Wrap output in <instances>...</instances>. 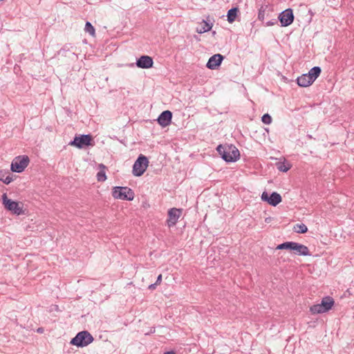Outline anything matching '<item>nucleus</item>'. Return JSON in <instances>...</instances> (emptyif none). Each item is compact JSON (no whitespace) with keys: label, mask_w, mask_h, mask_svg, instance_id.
Returning <instances> with one entry per match:
<instances>
[{"label":"nucleus","mask_w":354,"mask_h":354,"mask_svg":"<svg viewBox=\"0 0 354 354\" xmlns=\"http://www.w3.org/2000/svg\"><path fill=\"white\" fill-rule=\"evenodd\" d=\"M261 200L272 206H277L281 202L282 198L277 192H274L269 196L267 192H263L261 194Z\"/></svg>","instance_id":"1a4fd4ad"},{"label":"nucleus","mask_w":354,"mask_h":354,"mask_svg":"<svg viewBox=\"0 0 354 354\" xmlns=\"http://www.w3.org/2000/svg\"><path fill=\"white\" fill-rule=\"evenodd\" d=\"M295 242L293 241H287L283 243L278 245L276 248L277 250H288L290 251H292L294 247Z\"/></svg>","instance_id":"4be33fe9"},{"label":"nucleus","mask_w":354,"mask_h":354,"mask_svg":"<svg viewBox=\"0 0 354 354\" xmlns=\"http://www.w3.org/2000/svg\"><path fill=\"white\" fill-rule=\"evenodd\" d=\"M4 175L2 174H0V177L3 178Z\"/></svg>","instance_id":"f704fd0d"},{"label":"nucleus","mask_w":354,"mask_h":354,"mask_svg":"<svg viewBox=\"0 0 354 354\" xmlns=\"http://www.w3.org/2000/svg\"><path fill=\"white\" fill-rule=\"evenodd\" d=\"M310 312L313 315L321 314V313H325V311L324 310V308H322V306H321V304H315V305H313L312 306H310Z\"/></svg>","instance_id":"b1692460"},{"label":"nucleus","mask_w":354,"mask_h":354,"mask_svg":"<svg viewBox=\"0 0 354 354\" xmlns=\"http://www.w3.org/2000/svg\"><path fill=\"white\" fill-rule=\"evenodd\" d=\"M99 167L100 169V171H99L97 174V180L99 182H104L106 180V175L105 172L106 167L103 164H100Z\"/></svg>","instance_id":"412c9836"},{"label":"nucleus","mask_w":354,"mask_h":354,"mask_svg":"<svg viewBox=\"0 0 354 354\" xmlns=\"http://www.w3.org/2000/svg\"><path fill=\"white\" fill-rule=\"evenodd\" d=\"M165 354H176V353L174 351H167Z\"/></svg>","instance_id":"72a5a7b5"},{"label":"nucleus","mask_w":354,"mask_h":354,"mask_svg":"<svg viewBox=\"0 0 354 354\" xmlns=\"http://www.w3.org/2000/svg\"><path fill=\"white\" fill-rule=\"evenodd\" d=\"M93 340L94 338L87 330H83L72 338L70 343L72 345L82 348L92 343Z\"/></svg>","instance_id":"f03ea898"},{"label":"nucleus","mask_w":354,"mask_h":354,"mask_svg":"<svg viewBox=\"0 0 354 354\" xmlns=\"http://www.w3.org/2000/svg\"><path fill=\"white\" fill-rule=\"evenodd\" d=\"M272 11V6L269 4L262 5L259 9L258 19L263 21L266 15L268 16L269 12Z\"/></svg>","instance_id":"2eb2a0df"},{"label":"nucleus","mask_w":354,"mask_h":354,"mask_svg":"<svg viewBox=\"0 0 354 354\" xmlns=\"http://www.w3.org/2000/svg\"><path fill=\"white\" fill-rule=\"evenodd\" d=\"M276 167L280 171L286 172L290 169V165L286 162H278L276 163Z\"/></svg>","instance_id":"5701e85b"},{"label":"nucleus","mask_w":354,"mask_h":354,"mask_svg":"<svg viewBox=\"0 0 354 354\" xmlns=\"http://www.w3.org/2000/svg\"><path fill=\"white\" fill-rule=\"evenodd\" d=\"M2 204L6 209L11 212L14 214L22 215L24 214L23 207L20 206L17 201H14L8 198L6 193L2 195Z\"/></svg>","instance_id":"39448f33"},{"label":"nucleus","mask_w":354,"mask_h":354,"mask_svg":"<svg viewBox=\"0 0 354 354\" xmlns=\"http://www.w3.org/2000/svg\"><path fill=\"white\" fill-rule=\"evenodd\" d=\"M212 28V24L207 22V21L203 19L202 22L200 24L199 26L196 28V32L199 34H203L206 32L209 31Z\"/></svg>","instance_id":"a211bd4d"},{"label":"nucleus","mask_w":354,"mask_h":354,"mask_svg":"<svg viewBox=\"0 0 354 354\" xmlns=\"http://www.w3.org/2000/svg\"><path fill=\"white\" fill-rule=\"evenodd\" d=\"M295 16L291 8L286 9L282 11L278 17V20L281 23L282 27L290 26L294 21Z\"/></svg>","instance_id":"6e6552de"},{"label":"nucleus","mask_w":354,"mask_h":354,"mask_svg":"<svg viewBox=\"0 0 354 354\" xmlns=\"http://www.w3.org/2000/svg\"><path fill=\"white\" fill-rule=\"evenodd\" d=\"M216 151L227 162H236L240 158L239 149L233 145H219L216 147Z\"/></svg>","instance_id":"f257e3e1"},{"label":"nucleus","mask_w":354,"mask_h":354,"mask_svg":"<svg viewBox=\"0 0 354 354\" xmlns=\"http://www.w3.org/2000/svg\"><path fill=\"white\" fill-rule=\"evenodd\" d=\"M112 196L114 198L131 201L134 198L135 194L128 187L116 186L113 188Z\"/></svg>","instance_id":"7ed1b4c3"},{"label":"nucleus","mask_w":354,"mask_h":354,"mask_svg":"<svg viewBox=\"0 0 354 354\" xmlns=\"http://www.w3.org/2000/svg\"><path fill=\"white\" fill-rule=\"evenodd\" d=\"M292 252L296 255H300V256H310L311 254L309 252V249L307 246L295 242L294 247L292 249Z\"/></svg>","instance_id":"4468645a"},{"label":"nucleus","mask_w":354,"mask_h":354,"mask_svg":"<svg viewBox=\"0 0 354 354\" xmlns=\"http://www.w3.org/2000/svg\"><path fill=\"white\" fill-rule=\"evenodd\" d=\"M297 83L301 87H307L311 85L313 82L310 80L309 76L306 73L297 77Z\"/></svg>","instance_id":"dca6fc26"},{"label":"nucleus","mask_w":354,"mask_h":354,"mask_svg":"<svg viewBox=\"0 0 354 354\" xmlns=\"http://www.w3.org/2000/svg\"><path fill=\"white\" fill-rule=\"evenodd\" d=\"M149 166V160L143 154H140L133 165L132 174L134 176H141Z\"/></svg>","instance_id":"20e7f679"},{"label":"nucleus","mask_w":354,"mask_h":354,"mask_svg":"<svg viewBox=\"0 0 354 354\" xmlns=\"http://www.w3.org/2000/svg\"><path fill=\"white\" fill-rule=\"evenodd\" d=\"M182 209H178L176 207L171 208L168 211V219H167V225L169 227L174 226L179 217L182 214Z\"/></svg>","instance_id":"9d476101"},{"label":"nucleus","mask_w":354,"mask_h":354,"mask_svg":"<svg viewBox=\"0 0 354 354\" xmlns=\"http://www.w3.org/2000/svg\"><path fill=\"white\" fill-rule=\"evenodd\" d=\"M2 173H3V171H0V174H2ZM0 180H2V178L0 177Z\"/></svg>","instance_id":"c9c22d12"},{"label":"nucleus","mask_w":354,"mask_h":354,"mask_svg":"<svg viewBox=\"0 0 354 354\" xmlns=\"http://www.w3.org/2000/svg\"><path fill=\"white\" fill-rule=\"evenodd\" d=\"M261 121L266 124H270L272 123V119L270 114L265 113L261 117Z\"/></svg>","instance_id":"bb28decb"},{"label":"nucleus","mask_w":354,"mask_h":354,"mask_svg":"<svg viewBox=\"0 0 354 354\" xmlns=\"http://www.w3.org/2000/svg\"><path fill=\"white\" fill-rule=\"evenodd\" d=\"M293 230L297 233L304 234L307 232L308 227L304 223H297L293 227Z\"/></svg>","instance_id":"393cba45"},{"label":"nucleus","mask_w":354,"mask_h":354,"mask_svg":"<svg viewBox=\"0 0 354 354\" xmlns=\"http://www.w3.org/2000/svg\"><path fill=\"white\" fill-rule=\"evenodd\" d=\"M37 332L39 333H42L44 332V328H38L37 329Z\"/></svg>","instance_id":"473e14b6"},{"label":"nucleus","mask_w":354,"mask_h":354,"mask_svg":"<svg viewBox=\"0 0 354 354\" xmlns=\"http://www.w3.org/2000/svg\"><path fill=\"white\" fill-rule=\"evenodd\" d=\"M136 64L140 68L147 69L153 67V60L150 56L142 55L137 59Z\"/></svg>","instance_id":"9b49d317"},{"label":"nucleus","mask_w":354,"mask_h":354,"mask_svg":"<svg viewBox=\"0 0 354 354\" xmlns=\"http://www.w3.org/2000/svg\"><path fill=\"white\" fill-rule=\"evenodd\" d=\"M239 12V10L237 7H233L230 9L227 13V21L230 24L233 23L235 21Z\"/></svg>","instance_id":"6ab92c4d"},{"label":"nucleus","mask_w":354,"mask_h":354,"mask_svg":"<svg viewBox=\"0 0 354 354\" xmlns=\"http://www.w3.org/2000/svg\"><path fill=\"white\" fill-rule=\"evenodd\" d=\"M85 31L92 36H95V28L89 21L86 22Z\"/></svg>","instance_id":"a878e982"},{"label":"nucleus","mask_w":354,"mask_h":354,"mask_svg":"<svg viewBox=\"0 0 354 354\" xmlns=\"http://www.w3.org/2000/svg\"><path fill=\"white\" fill-rule=\"evenodd\" d=\"M277 22H278L277 19H272L270 21H268L266 22L265 26H274L275 24H277Z\"/></svg>","instance_id":"cd10ccee"},{"label":"nucleus","mask_w":354,"mask_h":354,"mask_svg":"<svg viewBox=\"0 0 354 354\" xmlns=\"http://www.w3.org/2000/svg\"><path fill=\"white\" fill-rule=\"evenodd\" d=\"M1 180L3 181L5 184L8 185L13 180V178L12 176H8L6 178H2V180Z\"/></svg>","instance_id":"c85d7f7f"},{"label":"nucleus","mask_w":354,"mask_h":354,"mask_svg":"<svg viewBox=\"0 0 354 354\" xmlns=\"http://www.w3.org/2000/svg\"><path fill=\"white\" fill-rule=\"evenodd\" d=\"M322 72V69L319 66L313 67L309 72L307 73L310 80L314 82L315 80L319 76Z\"/></svg>","instance_id":"aec40b11"},{"label":"nucleus","mask_w":354,"mask_h":354,"mask_svg":"<svg viewBox=\"0 0 354 354\" xmlns=\"http://www.w3.org/2000/svg\"><path fill=\"white\" fill-rule=\"evenodd\" d=\"M224 59V56L221 54H215L209 57L206 66L209 69H216L218 68L222 63Z\"/></svg>","instance_id":"ddd939ff"},{"label":"nucleus","mask_w":354,"mask_h":354,"mask_svg":"<svg viewBox=\"0 0 354 354\" xmlns=\"http://www.w3.org/2000/svg\"><path fill=\"white\" fill-rule=\"evenodd\" d=\"M161 281H162V274H160L157 277L156 283V284L159 285V284H160Z\"/></svg>","instance_id":"c756f323"},{"label":"nucleus","mask_w":354,"mask_h":354,"mask_svg":"<svg viewBox=\"0 0 354 354\" xmlns=\"http://www.w3.org/2000/svg\"><path fill=\"white\" fill-rule=\"evenodd\" d=\"M334 299L331 297L326 296L322 299L320 304L321 306H322V308H324L325 313H326L332 308V307L334 305Z\"/></svg>","instance_id":"f3484780"},{"label":"nucleus","mask_w":354,"mask_h":354,"mask_svg":"<svg viewBox=\"0 0 354 354\" xmlns=\"http://www.w3.org/2000/svg\"><path fill=\"white\" fill-rule=\"evenodd\" d=\"M157 286H158V284H156V283L155 282L154 283L150 284L148 288L149 290H154L156 288Z\"/></svg>","instance_id":"7c9ffc66"},{"label":"nucleus","mask_w":354,"mask_h":354,"mask_svg":"<svg viewBox=\"0 0 354 354\" xmlns=\"http://www.w3.org/2000/svg\"><path fill=\"white\" fill-rule=\"evenodd\" d=\"M172 113L166 110L162 111L158 116L157 121L158 123L162 127L169 125L171 122Z\"/></svg>","instance_id":"f8f14e48"},{"label":"nucleus","mask_w":354,"mask_h":354,"mask_svg":"<svg viewBox=\"0 0 354 354\" xmlns=\"http://www.w3.org/2000/svg\"><path fill=\"white\" fill-rule=\"evenodd\" d=\"M69 145L75 146L78 149L93 146V138L91 135H76L73 140L69 142Z\"/></svg>","instance_id":"0eeeda50"},{"label":"nucleus","mask_w":354,"mask_h":354,"mask_svg":"<svg viewBox=\"0 0 354 354\" xmlns=\"http://www.w3.org/2000/svg\"><path fill=\"white\" fill-rule=\"evenodd\" d=\"M155 331H156V328H155V327H151V329H150V330H149V332L146 333H145V335H149V334L154 333H155Z\"/></svg>","instance_id":"2f4dec72"},{"label":"nucleus","mask_w":354,"mask_h":354,"mask_svg":"<svg viewBox=\"0 0 354 354\" xmlns=\"http://www.w3.org/2000/svg\"><path fill=\"white\" fill-rule=\"evenodd\" d=\"M30 159L28 156H19L14 158L11 162L10 169L13 172L21 173L28 165Z\"/></svg>","instance_id":"423d86ee"}]
</instances>
